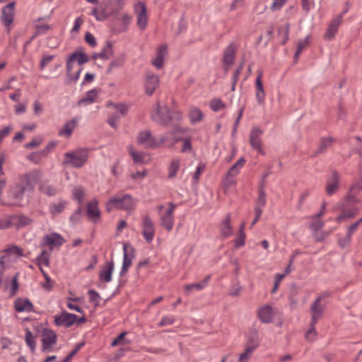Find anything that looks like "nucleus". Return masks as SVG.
Returning <instances> with one entry per match:
<instances>
[{
	"label": "nucleus",
	"mask_w": 362,
	"mask_h": 362,
	"mask_svg": "<svg viewBox=\"0 0 362 362\" xmlns=\"http://www.w3.org/2000/svg\"><path fill=\"white\" fill-rule=\"evenodd\" d=\"M34 181V175L28 173L20 175L18 180L10 186L7 193L9 198L13 201L14 205L22 206L25 192L33 189Z\"/></svg>",
	"instance_id": "nucleus-1"
},
{
	"label": "nucleus",
	"mask_w": 362,
	"mask_h": 362,
	"mask_svg": "<svg viewBox=\"0 0 362 362\" xmlns=\"http://www.w3.org/2000/svg\"><path fill=\"white\" fill-rule=\"evenodd\" d=\"M88 157V149L78 148L65 153L63 163L72 168H80L86 164Z\"/></svg>",
	"instance_id": "nucleus-2"
},
{
	"label": "nucleus",
	"mask_w": 362,
	"mask_h": 362,
	"mask_svg": "<svg viewBox=\"0 0 362 362\" xmlns=\"http://www.w3.org/2000/svg\"><path fill=\"white\" fill-rule=\"evenodd\" d=\"M136 202L129 194L115 196L108 200L106 209L111 211L114 209L129 211L134 209Z\"/></svg>",
	"instance_id": "nucleus-3"
},
{
	"label": "nucleus",
	"mask_w": 362,
	"mask_h": 362,
	"mask_svg": "<svg viewBox=\"0 0 362 362\" xmlns=\"http://www.w3.org/2000/svg\"><path fill=\"white\" fill-rule=\"evenodd\" d=\"M360 211V202L354 197H348L341 206V214L336 218L338 223L341 222L345 218H351L354 217Z\"/></svg>",
	"instance_id": "nucleus-4"
},
{
	"label": "nucleus",
	"mask_w": 362,
	"mask_h": 362,
	"mask_svg": "<svg viewBox=\"0 0 362 362\" xmlns=\"http://www.w3.org/2000/svg\"><path fill=\"white\" fill-rule=\"evenodd\" d=\"M168 141V137L162 136L160 139L153 136L149 130H144L138 134L137 142L145 148H155Z\"/></svg>",
	"instance_id": "nucleus-5"
},
{
	"label": "nucleus",
	"mask_w": 362,
	"mask_h": 362,
	"mask_svg": "<svg viewBox=\"0 0 362 362\" xmlns=\"http://www.w3.org/2000/svg\"><path fill=\"white\" fill-rule=\"evenodd\" d=\"M151 118L154 122L166 126L173 118L172 112L168 107L165 106L161 107L158 102L152 111Z\"/></svg>",
	"instance_id": "nucleus-6"
},
{
	"label": "nucleus",
	"mask_w": 362,
	"mask_h": 362,
	"mask_svg": "<svg viewBox=\"0 0 362 362\" xmlns=\"http://www.w3.org/2000/svg\"><path fill=\"white\" fill-rule=\"evenodd\" d=\"M109 106H112L115 112L109 116L107 123L112 128L117 129L119 119L127 114L128 106L123 103H111L109 104Z\"/></svg>",
	"instance_id": "nucleus-7"
},
{
	"label": "nucleus",
	"mask_w": 362,
	"mask_h": 362,
	"mask_svg": "<svg viewBox=\"0 0 362 362\" xmlns=\"http://www.w3.org/2000/svg\"><path fill=\"white\" fill-rule=\"evenodd\" d=\"M168 208L165 212L160 213V224L168 231H171L174 226L173 213L176 205L173 202H168Z\"/></svg>",
	"instance_id": "nucleus-8"
},
{
	"label": "nucleus",
	"mask_w": 362,
	"mask_h": 362,
	"mask_svg": "<svg viewBox=\"0 0 362 362\" xmlns=\"http://www.w3.org/2000/svg\"><path fill=\"white\" fill-rule=\"evenodd\" d=\"M159 84L160 79L158 76L150 71L146 73L144 76V89L145 93L148 95H152L158 88Z\"/></svg>",
	"instance_id": "nucleus-9"
},
{
	"label": "nucleus",
	"mask_w": 362,
	"mask_h": 362,
	"mask_svg": "<svg viewBox=\"0 0 362 362\" xmlns=\"http://www.w3.org/2000/svg\"><path fill=\"white\" fill-rule=\"evenodd\" d=\"M141 228L144 238L147 243H151L155 235V228L148 215H145L143 217Z\"/></svg>",
	"instance_id": "nucleus-10"
},
{
	"label": "nucleus",
	"mask_w": 362,
	"mask_h": 362,
	"mask_svg": "<svg viewBox=\"0 0 362 362\" xmlns=\"http://www.w3.org/2000/svg\"><path fill=\"white\" fill-rule=\"evenodd\" d=\"M124 257L122 267L119 272L121 276H124L129 268L132 265L133 259L134 258V249L129 244L123 245Z\"/></svg>",
	"instance_id": "nucleus-11"
},
{
	"label": "nucleus",
	"mask_w": 362,
	"mask_h": 362,
	"mask_svg": "<svg viewBox=\"0 0 362 362\" xmlns=\"http://www.w3.org/2000/svg\"><path fill=\"white\" fill-rule=\"evenodd\" d=\"M257 315L262 323L268 324L272 322L276 312L271 305H264L257 309Z\"/></svg>",
	"instance_id": "nucleus-12"
},
{
	"label": "nucleus",
	"mask_w": 362,
	"mask_h": 362,
	"mask_svg": "<svg viewBox=\"0 0 362 362\" xmlns=\"http://www.w3.org/2000/svg\"><path fill=\"white\" fill-rule=\"evenodd\" d=\"M137 16V25L141 30H144L148 23V16L144 3L138 2L134 7Z\"/></svg>",
	"instance_id": "nucleus-13"
},
{
	"label": "nucleus",
	"mask_w": 362,
	"mask_h": 362,
	"mask_svg": "<svg viewBox=\"0 0 362 362\" xmlns=\"http://www.w3.org/2000/svg\"><path fill=\"white\" fill-rule=\"evenodd\" d=\"M77 320V315L67 312H62L60 315L54 317V323L57 326L69 327Z\"/></svg>",
	"instance_id": "nucleus-14"
},
{
	"label": "nucleus",
	"mask_w": 362,
	"mask_h": 362,
	"mask_svg": "<svg viewBox=\"0 0 362 362\" xmlns=\"http://www.w3.org/2000/svg\"><path fill=\"white\" fill-rule=\"evenodd\" d=\"M263 134L262 129L259 127H254L252 129L250 133V144L252 147L257 150L259 153H262L263 150L262 148V140L261 137Z\"/></svg>",
	"instance_id": "nucleus-15"
},
{
	"label": "nucleus",
	"mask_w": 362,
	"mask_h": 362,
	"mask_svg": "<svg viewBox=\"0 0 362 362\" xmlns=\"http://www.w3.org/2000/svg\"><path fill=\"white\" fill-rule=\"evenodd\" d=\"M42 350L46 351L57 343V334L52 329H45L42 331Z\"/></svg>",
	"instance_id": "nucleus-16"
},
{
	"label": "nucleus",
	"mask_w": 362,
	"mask_h": 362,
	"mask_svg": "<svg viewBox=\"0 0 362 362\" xmlns=\"http://www.w3.org/2000/svg\"><path fill=\"white\" fill-rule=\"evenodd\" d=\"M346 12V11H344L341 14L339 15L332 21L325 35L326 40H332L334 38L335 35L338 31V28L341 23L343 15Z\"/></svg>",
	"instance_id": "nucleus-17"
},
{
	"label": "nucleus",
	"mask_w": 362,
	"mask_h": 362,
	"mask_svg": "<svg viewBox=\"0 0 362 362\" xmlns=\"http://www.w3.org/2000/svg\"><path fill=\"white\" fill-rule=\"evenodd\" d=\"M86 213L88 218L93 223H97L100 218V211L97 199H93L87 204Z\"/></svg>",
	"instance_id": "nucleus-18"
},
{
	"label": "nucleus",
	"mask_w": 362,
	"mask_h": 362,
	"mask_svg": "<svg viewBox=\"0 0 362 362\" xmlns=\"http://www.w3.org/2000/svg\"><path fill=\"white\" fill-rule=\"evenodd\" d=\"M15 12V3L11 2L6 6L2 8L1 10V21L5 26H9L13 21Z\"/></svg>",
	"instance_id": "nucleus-19"
},
{
	"label": "nucleus",
	"mask_w": 362,
	"mask_h": 362,
	"mask_svg": "<svg viewBox=\"0 0 362 362\" xmlns=\"http://www.w3.org/2000/svg\"><path fill=\"white\" fill-rule=\"evenodd\" d=\"M33 219L23 214L13 215V222L14 228L17 230L31 226L33 223Z\"/></svg>",
	"instance_id": "nucleus-20"
},
{
	"label": "nucleus",
	"mask_w": 362,
	"mask_h": 362,
	"mask_svg": "<svg viewBox=\"0 0 362 362\" xmlns=\"http://www.w3.org/2000/svg\"><path fill=\"white\" fill-rule=\"evenodd\" d=\"M321 300L322 297H317L310 308L311 322L313 323H316L322 317L324 313V307L320 304Z\"/></svg>",
	"instance_id": "nucleus-21"
},
{
	"label": "nucleus",
	"mask_w": 362,
	"mask_h": 362,
	"mask_svg": "<svg viewBox=\"0 0 362 362\" xmlns=\"http://www.w3.org/2000/svg\"><path fill=\"white\" fill-rule=\"evenodd\" d=\"M262 71H259L255 80V97L259 105H262L265 99V92L262 81Z\"/></svg>",
	"instance_id": "nucleus-22"
},
{
	"label": "nucleus",
	"mask_w": 362,
	"mask_h": 362,
	"mask_svg": "<svg viewBox=\"0 0 362 362\" xmlns=\"http://www.w3.org/2000/svg\"><path fill=\"white\" fill-rule=\"evenodd\" d=\"M339 175L337 171H333L330 180L327 181L326 193L331 196L339 189Z\"/></svg>",
	"instance_id": "nucleus-23"
},
{
	"label": "nucleus",
	"mask_w": 362,
	"mask_h": 362,
	"mask_svg": "<svg viewBox=\"0 0 362 362\" xmlns=\"http://www.w3.org/2000/svg\"><path fill=\"white\" fill-rule=\"evenodd\" d=\"M15 310L18 312H33V305L28 299L18 298L14 302Z\"/></svg>",
	"instance_id": "nucleus-24"
},
{
	"label": "nucleus",
	"mask_w": 362,
	"mask_h": 362,
	"mask_svg": "<svg viewBox=\"0 0 362 362\" xmlns=\"http://www.w3.org/2000/svg\"><path fill=\"white\" fill-rule=\"evenodd\" d=\"M63 243L62 237L57 233L45 235L43 238V244L49 247L60 246Z\"/></svg>",
	"instance_id": "nucleus-25"
},
{
	"label": "nucleus",
	"mask_w": 362,
	"mask_h": 362,
	"mask_svg": "<svg viewBox=\"0 0 362 362\" xmlns=\"http://www.w3.org/2000/svg\"><path fill=\"white\" fill-rule=\"evenodd\" d=\"M114 271V262L110 261L107 263L106 269L102 270L99 274V279L101 281L110 282L112 281V276Z\"/></svg>",
	"instance_id": "nucleus-26"
},
{
	"label": "nucleus",
	"mask_w": 362,
	"mask_h": 362,
	"mask_svg": "<svg viewBox=\"0 0 362 362\" xmlns=\"http://www.w3.org/2000/svg\"><path fill=\"white\" fill-rule=\"evenodd\" d=\"M100 90L98 89H92L89 90L86 96L78 102V105H88L93 103L98 98Z\"/></svg>",
	"instance_id": "nucleus-27"
},
{
	"label": "nucleus",
	"mask_w": 362,
	"mask_h": 362,
	"mask_svg": "<svg viewBox=\"0 0 362 362\" xmlns=\"http://www.w3.org/2000/svg\"><path fill=\"white\" fill-rule=\"evenodd\" d=\"M220 229L223 238H227L232 235L233 228L230 224V217L229 214L227 215L226 218L223 221Z\"/></svg>",
	"instance_id": "nucleus-28"
},
{
	"label": "nucleus",
	"mask_w": 362,
	"mask_h": 362,
	"mask_svg": "<svg viewBox=\"0 0 362 362\" xmlns=\"http://www.w3.org/2000/svg\"><path fill=\"white\" fill-rule=\"evenodd\" d=\"M235 54V46L233 44L229 45L224 52L223 63L226 65L233 64Z\"/></svg>",
	"instance_id": "nucleus-29"
},
{
	"label": "nucleus",
	"mask_w": 362,
	"mask_h": 362,
	"mask_svg": "<svg viewBox=\"0 0 362 362\" xmlns=\"http://www.w3.org/2000/svg\"><path fill=\"white\" fill-rule=\"evenodd\" d=\"M211 276L208 275L201 282L197 284H188L185 286V290L187 293H189L192 290H202L206 287L209 284Z\"/></svg>",
	"instance_id": "nucleus-30"
},
{
	"label": "nucleus",
	"mask_w": 362,
	"mask_h": 362,
	"mask_svg": "<svg viewBox=\"0 0 362 362\" xmlns=\"http://www.w3.org/2000/svg\"><path fill=\"white\" fill-rule=\"evenodd\" d=\"M334 139L332 137L329 136L322 138L318 148L314 153V156H316L318 154L323 153L327 148L330 147L332 145Z\"/></svg>",
	"instance_id": "nucleus-31"
},
{
	"label": "nucleus",
	"mask_w": 362,
	"mask_h": 362,
	"mask_svg": "<svg viewBox=\"0 0 362 362\" xmlns=\"http://www.w3.org/2000/svg\"><path fill=\"white\" fill-rule=\"evenodd\" d=\"M189 116L190 122L195 124L202 120L204 114L200 109L194 107L190 109Z\"/></svg>",
	"instance_id": "nucleus-32"
},
{
	"label": "nucleus",
	"mask_w": 362,
	"mask_h": 362,
	"mask_svg": "<svg viewBox=\"0 0 362 362\" xmlns=\"http://www.w3.org/2000/svg\"><path fill=\"white\" fill-rule=\"evenodd\" d=\"M39 189L42 193L49 197L56 195L58 192L57 188L49 184L47 182L42 183L39 187Z\"/></svg>",
	"instance_id": "nucleus-33"
},
{
	"label": "nucleus",
	"mask_w": 362,
	"mask_h": 362,
	"mask_svg": "<svg viewBox=\"0 0 362 362\" xmlns=\"http://www.w3.org/2000/svg\"><path fill=\"white\" fill-rule=\"evenodd\" d=\"M257 347V344L247 345L245 351L241 354L238 358V362H246L251 358L253 351Z\"/></svg>",
	"instance_id": "nucleus-34"
},
{
	"label": "nucleus",
	"mask_w": 362,
	"mask_h": 362,
	"mask_svg": "<svg viewBox=\"0 0 362 362\" xmlns=\"http://www.w3.org/2000/svg\"><path fill=\"white\" fill-rule=\"evenodd\" d=\"M245 162V158H239V160L230 167L227 174L235 177L239 173L240 170L244 166Z\"/></svg>",
	"instance_id": "nucleus-35"
},
{
	"label": "nucleus",
	"mask_w": 362,
	"mask_h": 362,
	"mask_svg": "<svg viewBox=\"0 0 362 362\" xmlns=\"http://www.w3.org/2000/svg\"><path fill=\"white\" fill-rule=\"evenodd\" d=\"M76 124V121L73 119L69 122L66 123L63 128L59 131V135H65L69 137L71 135Z\"/></svg>",
	"instance_id": "nucleus-36"
},
{
	"label": "nucleus",
	"mask_w": 362,
	"mask_h": 362,
	"mask_svg": "<svg viewBox=\"0 0 362 362\" xmlns=\"http://www.w3.org/2000/svg\"><path fill=\"white\" fill-rule=\"evenodd\" d=\"M290 25L286 23L278 29V35L281 38V44L285 45L288 40Z\"/></svg>",
	"instance_id": "nucleus-37"
},
{
	"label": "nucleus",
	"mask_w": 362,
	"mask_h": 362,
	"mask_svg": "<svg viewBox=\"0 0 362 362\" xmlns=\"http://www.w3.org/2000/svg\"><path fill=\"white\" fill-rule=\"evenodd\" d=\"M25 340L27 345L30 348L31 351L34 353L36 347L35 337L28 329H25Z\"/></svg>",
	"instance_id": "nucleus-38"
},
{
	"label": "nucleus",
	"mask_w": 362,
	"mask_h": 362,
	"mask_svg": "<svg viewBox=\"0 0 362 362\" xmlns=\"http://www.w3.org/2000/svg\"><path fill=\"white\" fill-rule=\"evenodd\" d=\"M184 132V130L180 127H176L173 131L169 132L168 135H165L168 137V141L170 139H172L174 141V143H176L179 141L182 140L181 134Z\"/></svg>",
	"instance_id": "nucleus-39"
},
{
	"label": "nucleus",
	"mask_w": 362,
	"mask_h": 362,
	"mask_svg": "<svg viewBox=\"0 0 362 362\" xmlns=\"http://www.w3.org/2000/svg\"><path fill=\"white\" fill-rule=\"evenodd\" d=\"M180 160L174 159L171 161L168 169V178L172 179L176 176V174L180 168Z\"/></svg>",
	"instance_id": "nucleus-40"
},
{
	"label": "nucleus",
	"mask_w": 362,
	"mask_h": 362,
	"mask_svg": "<svg viewBox=\"0 0 362 362\" xmlns=\"http://www.w3.org/2000/svg\"><path fill=\"white\" fill-rule=\"evenodd\" d=\"M113 55L112 45L110 42H107L102 51L99 52L100 58L108 59Z\"/></svg>",
	"instance_id": "nucleus-41"
},
{
	"label": "nucleus",
	"mask_w": 362,
	"mask_h": 362,
	"mask_svg": "<svg viewBox=\"0 0 362 362\" xmlns=\"http://www.w3.org/2000/svg\"><path fill=\"white\" fill-rule=\"evenodd\" d=\"M129 153L134 163H142L144 162V157L146 156L144 153L136 152L132 146L129 147Z\"/></svg>",
	"instance_id": "nucleus-42"
},
{
	"label": "nucleus",
	"mask_w": 362,
	"mask_h": 362,
	"mask_svg": "<svg viewBox=\"0 0 362 362\" xmlns=\"http://www.w3.org/2000/svg\"><path fill=\"white\" fill-rule=\"evenodd\" d=\"M124 55L119 56L114 60H112L109 64V66L107 69V73L110 74L113 69L122 66L124 64Z\"/></svg>",
	"instance_id": "nucleus-43"
},
{
	"label": "nucleus",
	"mask_w": 362,
	"mask_h": 362,
	"mask_svg": "<svg viewBox=\"0 0 362 362\" xmlns=\"http://www.w3.org/2000/svg\"><path fill=\"white\" fill-rule=\"evenodd\" d=\"M46 152H47V150H41L39 151L33 152L28 156V158L30 161H32L36 164L39 163L42 158H45L47 156Z\"/></svg>",
	"instance_id": "nucleus-44"
},
{
	"label": "nucleus",
	"mask_w": 362,
	"mask_h": 362,
	"mask_svg": "<svg viewBox=\"0 0 362 362\" xmlns=\"http://www.w3.org/2000/svg\"><path fill=\"white\" fill-rule=\"evenodd\" d=\"M66 206V202L62 201L57 204H53L49 206V212L53 216H56L63 211Z\"/></svg>",
	"instance_id": "nucleus-45"
},
{
	"label": "nucleus",
	"mask_w": 362,
	"mask_h": 362,
	"mask_svg": "<svg viewBox=\"0 0 362 362\" xmlns=\"http://www.w3.org/2000/svg\"><path fill=\"white\" fill-rule=\"evenodd\" d=\"M308 44H309L308 37H307L305 39H303V40L298 42V46H297V49L296 51L295 56H294L296 60H298L300 54H301L303 50L306 48V47L308 45Z\"/></svg>",
	"instance_id": "nucleus-46"
},
{
	"label": "nucleus",
	"mask_w": 362,
	"mask_h": 362,
	"mask_svg": "<svg viewBox=\"0 0 362 362\" xmlns=\"http://www.w3.org/2000/svg\"><path fill=\"white\" fill-rule=\"evenodd\" d=\"M14 228L13 222V215L0 220V230Z\"/></svg>",
	"instance_id": "nucleus-47"
},
{
	"label": "nucleus",
	"mask_w": 362,
	"mask_h": 362,
	"mask_svg": "<svg viewBox=\"0 0 362 362\" xmlns=\"http://www.w3.org/2000/svg\"><path fill=\"white\" fill-rule=\"evenodd\" d=\"M265 204H266V194H265V192H264L263 188L262 187L259 189L258 199L256 202V206L255 208L259 207L260 209H262V208L265 206Z\"/></svg>",
	"instance_id": "nucleus-48"
},
{
	"label": "nucleus",
	"mask_w": 362,
	"mask_h": 362,
	"mask_svg": "<svg viewBox=\"0 0 362 362\" xmlns=\"http://www.w3.org/2000/svg\"><path fill=\"white\" fill-rule=\"evenodd\" d=\"M209 106L215 112L219 111L225 107L224 103L220 99H214L210 101Z\"/></svg>",
	"instance_id": "nucleus-49"
},
{
	"label": "nucleus",
	"mask_w": 362,
	"mask_h": 362,
	"mask_svg": "<svg viewBox=\"0 0 362 362\" xmlns=\"http://www.w3.org/2000/svg\"><path fill=\"white\" fill-rule=\"evenodd\" d=\"M74 199L81 202L85 197L84 189L82 187H76L73 190Z\"/></svg>",
	"instance_id": "nucleus-50"
},
{
	"label": "nucleus",
	"mask_w": 362,
	"mask_h": 362,
	"mask_svg": "<svg viewBox=\"0 0 362 362\" xmlns=\"http://www.w3.org/2000/svg\"><path fill=\"white\" fill-rule=\"evenodd\" d=\"M71 55H75L74 60H76L79 65H83L89 61V57L84 53L74 52Z\"/></svg>",
	"instance_id": "nucleus-51"
},
{
	"label": "nucleus",
	"mask_w": 362,
	"mask_h": 362,
	"mask_svg": "<svg viewBox=\"0 0 362 362\" xmlns=\"http://www.w3.org/2000/svg\"><path fill=\"white\" fill-rule=\"evenodd\" d=\"M323 226H324V222L320 218H318L317 217H315V216L313 218V221L310 224V228L314 231L320 230L321 228L323 227Z\"/></svg>",
	"instance_id": "nucleus-52"
},
{
	"label": "nucleus",
	"mask_w": 362,
	"mask_h": 362,
	"mask_svg": "<svg viewBox=\"0 0 362 362\" xmlns=\"http://www.w3.org/2000/svg\"><path fill=\"white\" fill-rule=\"evenodd\" d=\"M39 266L44 264L48 266L49 264V256L45 250H42L40 255L37 258Z\"/></svg>",
	"instance_id": "nucleus-53"
},
{
	"label": "nucleus",
	"mask_w": 362,
	"mask_h": 362,
	"mask_svg": "<svg viewBox=\"0 0 362 362\" xmlns=\"http://www.w3.org/2000/svg\"><path fill=\"white\" fill-rule=\"evenodd\" d=\"M5 252L10 254L16 255L17 257L24 256L23 250L16 245H13L10 247H8L7 249L5 250Z\"/></svg>",
	"instance_id": "nucleus-54"
},
{
	"label": "nucleus",
	"mask_w": 362,
	"mask_h": 362,
	"mask_svg": "<svg viewBox=\"0 0 362 362\" xmlns=\"http://www.w3.org/2000/svg\"><path fill=\"white\" fill-rule=\"evenodd\" d=\"M315 323H313V322H310V328L305 334V338L309 341L313 340L315 337L317 336V332L315 328Z\"/></svg>",
	"instance_id": "nucleus-55"
},
{
	"label": "nucleus",
	"mask_w": 362,
	"mask_h": 362,
	"mask_svg": "<svg viewBox=\"0 0 362 362\" xmlns=\"http://www.w3.org/2000/svg\"><path fill=\"white\" fill-rule=\"evenodd\" d=\"M83 346V343L77 344L75 349L71 351L62 362H69L71 358L78 353L81 348Z\"/></svg>",
	"instance_id": "nucleus-56"
},
{
	"label": "nucleus",
	"mask_w": 362,
	"mask_h": 362,
	"mask_svg": "<svg viewBox=\"0 0 362 362\" xmlns=\"http://www.w3.org/2000/svg\"><path fill=\"white\" fill-rule=\"evenodd\" d=\"M361 223L359 222V220H358L356 222H355L353 224H351L348 228V231H347V243H350L351 236L352 233H354L357 230V228H358V226H360Z\"/></svg>",
	"instance_id": "nucleus-57"
},
{
	"label": "nucleus",
	"mask_w": 362,
	"mask_h": 362,
	"mask_svg": "<svg viewBox=\"0 0 362 362\" xmlns=\"http://www.w3.org/2000/svg\"><path fill=\"white\" fill-rule=\"evenodd\" d=\"M205 165L203 163H199L196 168V171L193 175V180L194 182H197L199 180L200 175L204 171Z\"/></svg>",
	"instance_id": "nucleus-58"
},
{
	"label": "nucleus",
	"mask_w": 362,
	"mask_h": 362,
	"mask_svg": "<svg viewBox=\"0 0 362 362\" xmlns=\"http://www.w3.org/2000/svg\"><path fill=\"white\" fill-rule=\"evenodd\" d=\"M235 184V180L234 177L226 175L223 182L225 189H229Z\"/></svg>",
	"instance_id": "nucleus-59"
},
{
	"label": "nucleus",
	"mask_w": 362,
	"mask_h": 362,
	"mask_svg": "<svg viewBox=\"0 0 362 362\" xmlns=\"http://www.w3.org/2000/svg\"><path fill=\"white\" fill-rule=\"evenodd\" d=\"M88 295L90 296V301L98 305L99 303L100 296L98 292L94 290L88 291Z\"/></svg>",
	"instance_id": "nucleus-60"
},
{
	"label": "nucleus",
	"mask_w": 362,
	"mask_h": 362,
	"mask_svg": "<svg viewBox=\"0 0 362 362\" xmlns=\"http://www.w3.org/2000/svg\"><path fill=\"white\" fill-rule=\"evenodd\" d=\"M50 28L51 27L49 25H35V34L36 35L45 34Z\"/></svg>",
	"instance_id": "nucleus-61"
},
{
	"label": "nucleus",
	"mask_w": 362,
	"mask_h": 362,
	"mask_svg": "<svg viewBox=\"0 0 362 362\" xmlns=\"http://www.w3.org/2000/svg\"><path fill=\"white\" fill-rule=\"evenodd\" d=\"M167 54V46L165 45H161L157 49L156 58L164 59Z\"/></svg>",
	"instance_id": "nucleus-62"
},
{
	"label": "nucleus",
	"mask_w": 362,
	"mask_h": 362,
	"mask_svg": "<svg viewBox=\"0 0 362 362\" xmlns=\"http://www.w3.org/2000/svg\"><path fill=\"white\" fill-rule=\"evenodd\" d=\"M175 322V319L173 317L165 316L163 317L160 322L158 323L159 327H163L165 325H170L173 324Z\"/></svg>",
	"instance_id": "nucleus-63"
},
{
	"label": "nucleus",
	"mask_w": 362,
	"mask_h": 362,
	"mask_svg": "<svg viewBox=\"0 0 362 362\" xmlns=\"http://www.w3.org/2000/svg\"><path fill=\"white\" fill-rule=\"evenodd\" d=\"M86 42L91 47H95L97 45L95 37L90 33H86L85 35Z\"/></svg>",
	"instance_id": "nucleus-64"
}]
</instances>
